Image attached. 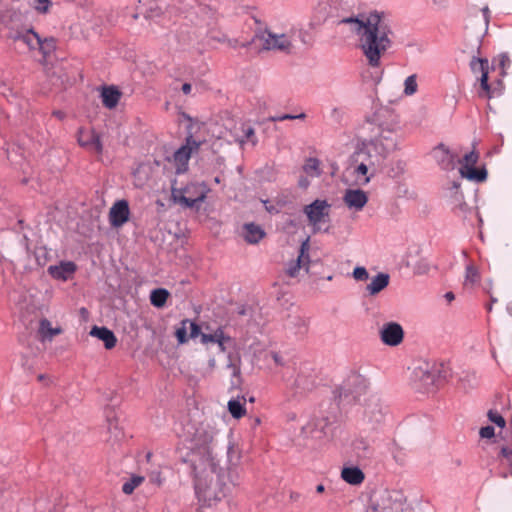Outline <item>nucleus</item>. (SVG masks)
Here are the masks:
<instances>
[{
    "instance_id": "f257e3e1",
    "label": "nucleus",
    "mask_w": 512,
    "mask_h": 512,
    "mask_svg": "<svg viewBox=\"0 0 512 512\" xmlns=\"http://www.w3.org/2000/svg\"><path fill=\"white\" fill-rule=\"evenodd\" d=\"M341 24L348 25L359 37V46L369 66L378 68L381 57L391 47L392 30L384 17L371 13L361 18H346Z\"/></svg>"
},
{
    "instance_id": "f03ea898",
    "label": "nucleus",
    "mask_w": 512,
    "mask_h": 512,
    "mask_svg": "<svg viewBox=\"0 0 512 512\" xmlns=\"http://www.w3.org/2000/svg\"><path fill=\"white\" fill-rule=\"evenodd\" d=\"M192 471L195 494L202 507L217 505L230 492V486L225 482V475L219 463H215L214 467L206 465L203 471L198 469H192Z\"/></svg>"
},
{
    "instance_id": "7ed1b4c3",
    "label": "nucleus",
    "mask_w": 512,
    "mask_h": 512,
    "mask_svg": "<svg viewBox=\"0 0 512 512\" xmlns=\"http://www.w3.org/2000/svg\"><path fill=\"white\" fill-rule=\"evenodd\" d=\"M190 463L192 469L203 471L204 466L214 467L217 459V430L209 423H201L192 438Z\"/></svg>"
},
{
    "instance_id": "20e7f679",
    "label": "nucleus",
    "mask_w": 512,
    "mask_h": 512,
    "mask_svg": "<svg viewBox=\"0 0 512 512\" xmlns=\"http://www.w3.org/2000/svg\"><path fill=\"white\" fill-rule=\"evenodd\" d=\"M382 160L363 145L351 158V165L347 172L354 177V184L367 185L375 174L376 167Z\"/></svg>"
},
{
    "instance_id": "39448f33",
    "label": "nucleus",
    "mask_w": 512,
    "mask_h": 512,
    "mask_svg": "<svg viewBox=\"0 0 512 512\" xmlns=\"http://www.w3.org/2000/svg\"><path fill=\"white\" fill-rule=\"evenodd\" d=\"M399 140L396 125L382 124L378 127V133L362 145L383 160L388 153L397 149Z\"/></svg>"
},
{
    "instance_id": "423d86ee",
    "label": "nucleus",
    "mask_w": 512,
    "mask_h": 512,
    "mask_svg": "<svg viewBox=\"0 0 512 512\" xmlns=\"http://www.w3.org/2000/svg\"><path fill=\"white\" fill-rule=\"evenodd\" d=\"M210 189L204 182H191L182 188H172V196L175 202L186 208H194L202 203Z\"/></svg>"
},
{
    "instance_id": "0eeeda50",
    "label": "nucleus",
    "mask_w": 512,
    "mask_h": 512,
    "mask_svg": "<svg viewBox=\"0 0 512 512\" xmlns=\"http://www.w3.org/2000/svg\"><path fill=\"white\" fill-rule=\"evenodd\" d=\"M304 213L314 232L326 233L329 231L330 204L327 201L319 199L313 201L304 207Z\"/></svg>"
},
{
    "instance_id": "6e6552de",
    "label": "nucleus",
    "mask_w": 512,
    "mask_h": 512,
    "mask_svg": "<svg viewBox=\"0 0 512 512\" xmlns=\"http://www.w3.org/2000/svg\"><path fill=\"white\" fill-rule=\"evenodd\" d=\"M367 388V379L360 374L353 373L340 386L339 401L345 404L355 402L366 393Z\"/></svg>"
},
{
    "instance_id": "1a4fd4ad",
    "label": "nucleus",
    "mask_w": 512,
    "mask_h": 512,
    "mask_svg": "<svg viewBox=\"0 0 512 512\" xmlns=\"http://www.w3.org/2000/svg\"><path fill=\"white\" fill-rule=\"evenodd\" d=\"M254 41L265 50H277L290 53L293 49L291 36L289 34H277L265 30L255 35Z\"/></svg>"
},
{
    "instance_id": "9d476101",
    "label": "nucleus",
    "mask_w": 512,
    "mask_h": 512,
    "mask_svg": "<svg viewBox=\"0 0 512 512\" xmlns=\"http://www.w3.org/2000/svg\"><path fill=\"white\" fill-rule=\"evenodd\" d=\"M479 159V154L475 151H471L464 155L463 159L460 160L459 172L463 178H466L474 182H483L487 178V171L485 168H475Z\"/></svg>"
},
{
    "instance_id": "9b49d317",
    "label": "nucleus",
    "mask_w": 512,
    "mask_h": 512,
    "mask_svg": "<svg viewBox=\"0 0 512 512\" xmlns=\"http://www.w3.org/2000/svg\"><path fill=\"white\" fill-rule=\"evenodd\" d=\"M309 238L303 241L299 248L298 256L295 260L290 261L286 266V274L291 278L299 276L300 271L304 269L306 272L309 270L310 256Z\"/></svg>"
},
{
    "instance_id": "f8f14e48",
    "label": "nucleus",
    "mask_w": 512,
    "mask_h": 512,
    "mask_svg": "<svg viewBox=\"0 0 512 512\" xmlns=\"http://www.w3.org/2000/svg\"><path fill=\"white\" fill-rule=\"evenodd\" d=\"M200 147V142L193 139L192 136L187 137L186 143L181 146L175 153H174V163L176 166V172L177 173H183L188 168V162L191 158V155L194 152H197Z\"/></svg>"
},
{
    "instance_id": "ddd939ff",
    "label": "nucleus",
    "mask_w": 512,
    "mask_h": 512,
    "mask_svg": "<svg viewBox=\"0 0 512 512\" xmlns=\"http://www.w3.org/2000/svg\"><path fill=\"white\" fill-rule=\"evenodd\" d=\"M304 430L316 439L331 438L334 436L335 425L328 417H322L310 422Z\"/></svg>"
},
{
    "instance_id": "4468645a",
    "label": "nucleus",
    "mask_w": 512,
    "mask_h": 512,
    "mask_svg": "<svg viewBox=\"0 0 512 512\" xmlns=\"http://www.w3.org/2000/svg\"><path fill=\"white\" fill-rule=\"evenodd\" d=\"M404 338V331L396 322L385 323L380 330L381 341L388 346H398Z\"/></svg>"
},
{
    "instance_id": "2eb2a0df",
    "label": "nucleus",
    "mask_w": 512,
    "mask_h": 512,
    "mask_svg": "<svg viewBox=\"0 0 512 512\" xmlns=\"http://www.w3.org/2000/svg\"><path fill=\"white\" fill-rule=\"evenodd\" d=\"M109 222L114 228L122 227L129 221L130 209L126 200L116 201L109 210Z\"/></svg>"
},
{
    "instance_id": "dca6fc26",
    "label": "nucleus",
    "mask_w": 512,
    "mask_h": 512,
    "mask_svg": "<svg viewBox=\"0 0 512 512\" xmlns=\"http://www.w3.org/2000/svg\"><path fill=\"white\" fill-rule=\"evenodd\" d=\"M432 157L443 170H453L457 155L444 144H439L432 150Z\"/></svg>"
},
{
    "instance_id": "f3484780",
    "label": "nucleus",
    "mask_w": 512,
    "mask_h": 512,
    "mask_svg": "<svg viewBox=\"0 0 512 512\" xmlns=\"http://www.w3.org/2000/svg\"><path fill=\"white\" fill-rule=\"evenodd\" d=\"M62 333L63 329L61 325H53L47 318H41L39 320L37 338L41 343L52 342L56 336Z\"/></svg>"
},
{
    "instance_id": "a211bd4d",
    "label": "nucleus",
    "mask_w": 512,
    "mask_h": 512,
    "mask_svg": "<svg viewBox=\"0 0 512 512\" xmlns=\"http://www.w3.org/2000/svg\"><path fill=\"white\" fill-rule=\"evenodd\" d=\"M343 201L349 209L361 211L368 202L367 194L360 189L346 190Z\"/></svg>"
},
{
    "instance_id": "6ab92c4d",
    "label": "nucleus",
    "mask_w": 512,
    "mask_h": 512,
    "mask_svg": "<svg viewBox=\"0 0 512 512\" xmlns=\"http://www.w3.org/2000/svg\"><path fill=\"white\" fill-rule=\"evenodd\" d=\"M78 143L80 146L96 153H101L103 149L100 137L94 131L80 129L78 132Z\"/></svg>"
},
{
    "instance_id": "aec40b11",
    "label": "nucleus",
    "mask_w": 512,
    "mask_h": 512,
    "mask_svg": "<svg viewBox=\"0 0 512 512\" xmlns=\"http://www.w3.org/2000/svg\"><path fill=\"white\" fill-rule=\"evenodd\" d=\"M76 264L72 261H62L58 265H51L48 273L57 280L66 281L72 277L76 271Z\"/></svg>"
},
{
    "instance_id": "412c9836",
    "label": "nucleus",
    "mask_w": 512,
    "mask_h": 512,
    "mask_svg": "<svg viewBox=\"0 0 512 512\" xmlns=\"http://www.w3.org/2000/svg\"><path fill=\"white\" fill-rule=\"evenodd\" d=\"M241 234L243 238L250 244L258 243L265 236V232L262 227L255 223L244 224Z\"/></svg>"
},
{
    "instance_id": "4be33fe9",
    "label": "nucleus",
    "mask_w": 512,
    "mask_h": 512,
    "mask_svg": "<svg viewBox=\"0 0 512 512\" xmlns=\"http://www.w3.org/2000/svg\"><path fill=\"white\" fill-rule=\"evenodd\" d=\"M90 335L103 341L106 349H112L117 342L114 333L106 327L93 326Z\"/></svg>"
},
{
    "instance_id": "5701e85b",
    "label": "nucleus",
    "mask_w": 512,
    "mask_h": 512,
    "mask_svg": "<svg viewBox=\"0 0 512 512\" xmlns=\"http://www.w3.org/2000/svg\"><path fill=\"white\" fill-rule=\"evenodd\" d=\"M341 478L350 485H360L364 481L365 475L359 467L349 466L342 469Z\"/></svg>"
},
{
    "instance_id": "b1692460",
    "label": "nucleus",
    "mask_w": 512,
    "mask_h": 512,
    "mask_svg": "<svg viewBox=\"0 0 512 512\" xmlns=\"http://www.w3.org/2000/svg\"><path fill=\"white\" fill-rule=\"evenodd\" d=\"M121 95V91L115 86L104 87L101 92L103 105L108 109L115 108L121 98Z\"/></svg>"
},
{
    "instance_id": "393cba45",
    "label": "nucleus",
    "mask_w": 512,
    "mask_h": 512,
    "mask_svg": "<svg viewBox=\"0 0 512 512\" xmlns=\"http://www.w3.org/2000/svg\"><path fill=\"white\" fill-rule=\"evenodd\" d=\"M389 284V275L385 273H378L372 278L371 282L366 286L369 295L374 296L385 289Z\"/></svg>"
},
{
    "instance_id": "a878e982",
    "label": "nucleus",
    "mask_w": 512,
    "mask_h": 512,
    "mask_svg": "<svg viewBox=\"0 0 512 512\" xmlns=\"http://www.w3.org/2000/svg\"><path fill=\"white\" fill-rule=\"evenodd\" d=\"M40 38L41 37L32 29L20 32L15 37L17 41H21L27 45L30 50H37V47L40 45Z\"/></svg>"
},
{
    "instance_id": "bb28decb",
    "label": "nucleus",
    "mask_w": 512,
    "mask_h": 512,
    "mask_svg": "<svg viewBox=\"0 0 512 512\" xmlns=\"http://www.w3.org/2000/svg\"><path fill=\"white\" fill-rule=\"evenodd\" d=\"M415 374L423 382V388L426 391H430L431 387L434 386L435 381H436L435 373L430 371V370H428L427 368L426 369L418 368L415 371Z\"/></svg>"
},
{
    "instance_id": "cd10ccee",
    "label": "nucleus",
    "mask_w": 512,
    "mask_h": 512,
    "mask_svg": "<svg viewBox=\"0 0 512 512\" xmlns=\"http://www.w3.org/2000/svg\"><path fill=\"white\" fill-rule=\"evenodd\" d=\"M226 368L233 377L239 378L241 374V357L238 353H229Z\"/></svg>"
},
{
    "instance_id": "c85d7f7f",
    "label": "nucleus",
    "mask_w": 512,
    "mask_h": 512,
    "mask_svg": "<svg viewBox=\"0 0 512 512\" xmlns=\"http://www.w3.org/2000/svg\"><path fill=\"white\" fill-rule=\"evenodd\" d=\"M168 297L169 292L166 289L158 288L151 292L150 301L153 306L161 308L165 305Z\"/></svg>"
},
{
    "instance_id": "c756f323",
    "label": "nucleus",
    "mask_w": 512,
    "mask_h": 512,
    "mask_svg": "<svg viewBox=\"0 0 512 512\" xmlns=\"http://www.w3.org/2000/svg\"><path fill=\"white\" fill-rule=\"evenodd\" d=\"M238 142L241 146L245 144H251L255 146L257 143V137L255 135V130L251 126L242 127V136L238 138Z\"/></svg>"
},
{
    "instance_id": "7c9ffc66",
    "label": "nucleus",
    "mask_w": 512,
    "mask_h": 512,
    "mask_svg": "<svg viewBox=\"0 0 512 512\" xmlns=\"http://www.w3.org/2000/svg\"><path fill=\"white\" fill-rule=\"evenodd\" d=\"M228 411L236 419L243 417L246 413L243 403L238 399H232L228 402Z\"/></svg>"
},
{
    "instance_id": "2f4dec72",
    "label": "nucleus",
    "mask_w": 512,
    "mask_h": 512,
    "mask_svg": "<svg viewBox=\"0 0 512 512\" xmlns=\"http://www.w3.org/2000/svg\"><path fill=\"white\" fill-rule=\"evenodd\" d=\"M144 482V477L134 475L129 480H127L123 486L122 491L126 495H130L134 492V490L139 487Z\"/></svg>"
},
{
    "instance_id": "473e14b6",
    "label": "nucleus",
    "mask_w": 512,
    "mask_h": 512,
    "mask_svg": "<svg viewBox=\"0 0 512 512\" xmlns=\"http://www.w3.org/2000/svg\"><path fill=\"white\" fill-rule=\"evenodd\" d=\"M470 68L474 74H481L489 70V62L487 59L473 57L470 61Z\"/></svg>"
},
{
    "instance_id": "72a5a7b5",
    "label": "nucleus",
    "mask_w": 512,
    "mask_h": 512,
    "mask_svg": "<svg viewBox=\"0 0 512 512\" xmlns=\"http://www.w3.org/2000/svg\"><path fill=\"white\" fill-rule=\"evenodd\" d=\"M303 170L310 177L319 176L320 175L319 161L315 158L307 159L303 166Z\"/></svg>"
},
{
    "instance_id": "f704fd0d",
    "label": "nucleus",
    "mask_w": 512,
    "mask_h": 512,
    "mask_svg": "<svg viewBox=\"0 0 512 512\" xmlns=\"http://www.w3.org/2000/svg\"><path fill=\"white\" fill-rule=\"evenodd\" d=\"M418 90L417 76L412 74L408 76L404 81V91L406 96L414 95Z\"/></svg>"
},
{
    "instance_id": "c9c22d12",
    "label": "nucleus",
    "mask_w": 512,
    "mask_h": 512,
    "mask_svg": "<svg viewBox=\"0 0 512 512\" xmlns=\"http://www.w3.org/2000/svg\"><path fill=\"white\" fill-rule=\"evenodd\" d=\"M37 49L44 55H50L55 49V41L53 38H40V45Z\"/></svg>"
},
{
    "instance_id": "e433bc0d",
    "label": "nucleus",
    "mask_w": 512,
    "mask_h": 512,
    "mask_svg": "<svg viewBox=\"0 0 512 512\" xmlns=\"http://www.w3.org/2000/svg\"><path fill=\"white\" fill-rule=\"evenodd\" d=\"M29 4L41 14H45L49 11L52 5L51 0H29Z\"/></svg>"
},
{
    "instance_id": "4c0bfd02",
    "label": "nucleus",
    "mask_w": 512,
    "mask_h": 512,
    "mask_svg": "<svg viewBox=\"0 0 512 512\" xmlns=\"http://www.w3.org/2000/svg\"><path fill=\"white\" fill-rule=\"evenodd\" d=\"M222 331H223L222 329L218 328L211 334L202 333L201 334V342L203 344L220 342L221 337H222Z\"/></svg>"
},
{
    "instance_id": "58836bf2",
    "label": "nucleus",
    "mask_w": 512,
    "mask_h": 512,
    "mask_svg": "<svg viewBox=\"0 0 512 512\" xmlns=\"http://www.w3.org/2000/svg\"><path fill=\"white\" fill-rule=\"evenodd\" d=\"M188 324H189V320H183L181 322V326L179 328H177V330H176V333H175L176 338H177L178 342L181 344L186 343L188 341V335H187Z\"/></svg>"
},
{
    "instance_id": "ea45409f",
    "label": "nucleus",
    "mask_w": 512,
    "mask_h": 512,
    "mask_svg": "<svg viewBox=\"0 0 512 512\" xmlns=\"http://www.w3.org/2000/svg\"><path fill=\"white\" fill-rule=\"evenodd\" d=\"M479 280V274L475 267L468 266L466 269V275H465V283H470L471 285L475 284Z\"/></svg>"
},
{
    "instance_id": "a19ab883",
    "label": "nucleus",
    "mask_w": 512,
    "mask_h": 512,
    "mask_svg": "<svg viewBox=\"0 0 512 512\" xmlns=\"http://www.w3.org/2000/svg\"><path fill=\"white\" fill-rule=\"evenodd\" d=\"M353 278L357 281H366L369 277L368 271L365 267L358 266L353 270Z\"/></svg>"
},
{
    "instance_id": "79ce46f5",
    "label": "nucleus",
    "mask_w": 512,
    "mask_h": 512,
    "mask_svg": "<svg viewBox=\"0 0 512 512\" xmlns=\"http://www.w3.org/2000/svg\"><path fill=\"white\" fill-rule=\"evenodd\" d=\"M305 117L306 115L304 113H301L299 115L283 114L279 116H271L269 117V121L278 122L284 120L304 119Z\"/></svg>"
},
{
    "instance_id": "37998d69",
    "label": "nucleus",
    "mask_w": 512,
    "mask_h": 512,
    "mask_svg": "<svg viewBox=\"0 0 512 512\" xmlns=\"http://www.w3.org/2000/svg\"><path fill=\"white\" fill-rule=\"evenodd\" d=\"M488 418L491 422L495 423L497 426L503 428L506 424L505 419L496 411L490 410L488 412Z\"/></svg>"
},
{
    "instance_id": "c03bdc74",
    "label": "nucleus",
    "mask_w": 512,
    "mask_h": 512,
    "mask_svg": "<svg viewBox=\"0 0 512 512\" xmlns=\"http://www.w3.org/2000/svg\"><path fill=\"white\" fill-rule=\"evenodd\" d=\"M381 512H404V505L401 501H394L391 506H384Z\"/></svg>"
},
{
    "instance_id": "a18cd8bd",
    "label": "nucleus",
    "mask_w": 512,
    "mask_h": 512,
    "mask_svg": "<svg viewBox=\"0 0 512 512\" xmlns=\"http://www.w3.org/2000/svg\"><path fill=\"white\" fill-rule=\"evenodd\" d=\"M488 73H489V70L481 73L480 78H479L481 88L485 92L486 95H488L490 92V86L488 84Z\"/></svg>"
},
{
    "instance_id": "49530a36",
    "label": "nucleus",
    "mask_w": 512,
    "mask_h": 512,
    "mask_svg": "<svg viewBox=\"0 0 512 512\" xmlns=\"http://www.w3.org/2000/svg\"><path fill=\"white\" fill-rule=\"evenodd\" d=\"M499 66L502 69V75L505 74V69L510 66V58L507 54L503 53L498 56Z\"/></svg>"
},
{
    "instance_id": "de8ad7c7",
    "label": "nucleus",
    "mask_w": 512,
    "mask_h": 512,
    "mask_svg": "<svg viewBox=\"0 0 512 512\" xmlns=\"http://www.w3.org/2000/svg\"><path fill=\"white\" fill-rule=\"evenodd\" d=\"M228 461L231 465H236L239 460V455L233 446H229L227 450Z\"/></svg>"
},
{
    "instance_id": "09e8293b",
    "label": "nucleus",
    "mask_w": 512,
    "mask_h": 512,
    "mask_svg": "<svg viewBox=\"0 0 512 512\" xmlns=\"http://www.w3.org/2000/svg\"><path fill=\"white\" fill-rule=\"evenodd\" d=\"M188 329L190 330V338H196L198 336L201 337V330H200V327L194 323V322H191L189 320V324H188Z\"/></svg>"
},
{
    "instance_id": "8fccbe9b",
    "label": "nucleus",
    "mask_w": 512,
    "mask_h": 512,
    "mask_svg": "<svg viewBox=\"0 0 512 512\" xmlns=\"http://www.w3.org/2000/svg\"><path fill=\"white\" fill-rule=\"evenodd\" d=\"M480 436L482 438H492L495 434L494 428L492 426H485L480 429Z\"/></svg>"
},
{
    "instance_id": "3c124183",
    "label": "nucleus",
    "mask_w": 512,
    "mask_h": 512,
    "mask_svg": "<svg viewBox=\"0 0 512 512\" xmlns=\"http://www.w3.org/2000/svg\"><path fill=\"white\" fill-rule=\"evenodd\" d=\"M500 454L508 461L509 465L512 466V448L504 446L501 448Z\"/></svg>"
},
{
    "instance_id": "603ef678",
    "label": "nucleus",
    "mask_w": 512,
    "mask_h": 512,
    "mask_svg": "<svg viewBox=\"0 0 512 512\" xmlns=\"http://www.w3.org/2000/svg\"><path fill=\"white\" fill-rule=\"evenodd\" d=\"M343 110L340 108H333L330 112V118L335 122H340L343 117Z\"/></svg>"
},
{
    "instance_id": "864d4df0",
    "label": "nucleus",
    "mask_w": 512,
    "mask_h": 512,
    "mask_svg": "<svg viewBox=\"0 0 512 512\" xmlns=\"http://www.w3.org/2000/svg\"><path fill=\"white\" fill-rule=\"evenodd\" d=\"M293 322L295 323V325H297L299 327L300 330H303L306 328V321H305V319H303L300 316L293 317Z\"/></svg>"
},
{
    "instance_id": "5fc2aeb1",
    "label": "nucleus",
    "mask_w": 512,
    "mask_h": 512,
    "mask_svg": "<svg viewBox=\"0 0 512 512\" xmlns=\"http://www.w3.org/2000/svg\"><path fill=\"white\" fill-rule=\"evenodd\" d=\"M354 448L356 450H360V449L366 450L368 448V443L362 439L358 440L354 443Z\"/></svg>"
},
{
    "instance_id": "6e6d98bb",
    "label": "nucleus",
    "mask_w": 512,
    "mask_h": 512,
    "mask_svg": "<svg viewBox=\"0 0 512 512\" xmlns=\"http://www.w3.org/2000/svg\"><path fill=\"white\" fill-rule=\"evenodd\" d=\"M270 356L276 365H283V359L280 354L271 352Z\"/></svg>"
},
{
    "instance_id": "4d7b16f0",
    "label": "nucleus",
    "mask_w": 512,
    "mask_h": 512,
    "mask_svg": "<svg viewBox=\"0 0 512 512\" xmlns=\"http://www.w3.org/2000/svg\"><path fill=\"white\" fill-rule=\"evenodd\" d=\"M228 340H230V338L225 336L224 332L222 331V337H221L220 342H216V344H218L219 349H220L221 352L225 351V342L228 341Z\"/></svg>"
},
{
    "instance_id": "13d9d810",
    "label": "nucleus",
    "mask_w": 512,
    "mask_h": 512,
    "mask_svg": "<svg viewBox=\"0 0 512 512\" xmlns=\"http://www.w3.org/2000/svg\"><path fill=\"white\" fill-rule=\"evenodd\" d=\"M150 480L153 483L157 484V485H161L162 484V479L160 477V473L159 472L152 473L151 477H150Z\"/></svg>"
},
{
    "instance_id": "bf43d9fd",
    "label": "nucleus",
    "mask_w": 512,
    "mask_h": 512,
    "mask_svg": "<svg viewBox=\"0 0 512 512\" xmlns=\"http://www.w3.org/2000/svg\"><path fill=\"white\" fill-rule=\"evenodd\" d=\"M192 86L189 83H184L182 85V91L184 94H189L191 92Z\"/></svg>"
},
{
    "instance_id": "052dcab7",
    "label": "nucleus",
    "mask_w": 512,
    "mask_h": 512,
    "mask_svg": "<svg viewBox=\"0 0 512 512\" xmlns=\"http://www.w3.org/2000/svg\"><path fill=\"white\" fill-rule=\"evenodd\" d=\"M309 185V181L307 178H301L299 180V186L302 187V188H307Z\"/></svg>"
},
{
    "instance_id": "680f3d73",
    "label": "nucleus",
    "mask_w": 512,
    "mask_h": 512,
    "mask_svg": "<svg viewBox=\"0 0 512 512\" xmlns=\"http://www.w3.org/2000/svg\"><path fill=\"white\" fill-rule=\"evenodd\" d=\"M53 115H54L55 117H57L58 119H60V120L64 119V117H65L64 112L59 111V110H58V111H54V112H53Z\"/></svg>"
},
{
    "instance_id": "e2e57ef3",
    "label": "nucleus",
    "mask_w": 512,
    "mask_h": 512,
    "mask_svg": "<svg viewBox=\"0 0 512 512\" xmlns=\"http://www.w3.org/2000/svg\"><path fill=\"white\" fill-rule=\"evenodd\" d=\"M445 298L450 302V301L454 300L455 296L452 292H447L445 294Z\"/></svg>"
},
{
    "instance_id": "0e129e2a",
    "label": "nucleus",
    "mask_w": 512,
    "mask_h": 512,
    "mask_svg": "<svg viewBox=\"0 0 512 512\" xmlns=\"http://www.w3.org/2000/svg\"><path fill=\"white\" fill-rule=\"evenodd\" d=\"M324 490H325L324 485H322V484L317 485V487H316L317 493H322V492H324Z\"/></svg>"
},
{
    "instance_id": "69168bd1",
    "label": "nucleus",
    "mask_w": 512,
    "mask_h": 512,
    "mask_svg": "<svg viewBox=\"0 0 512 512\" xmlns=\"http://www.w3.org/2000/svg\"><path fill=\"white\" fill-rule=\"evenodd\" d=\"M215 365H216V360H215L214 358L210 359V360H209V366H210L211 368H214V367H215Z\"/></svg>"
},
{
    "instance_id": "338daca9",
    "label": "nucleus",
    "mask_w": 512,
    "mask_h": 512,
    "mask_svg": "<svg viewBox=\"0 0 512 512\" xmlns=\"http://www.w3.org/2000/svg\"><path fill=\"white\" fill-rule=\"evenodd\" d=\"M507 310L512 315V304L507 306Z\"/></svg>"
},
{
    "instance_id": "774afa93",
    "label": "nucleus",
    "mask_w": 512,
    "mask_h": 512,
    "mask_svg": "<svg viewBox=\"0 0 512 512\" xmlns=\"http://www.w3.org/2000/svg\"><path fill=\"white\" fill-rule=\"evenodd\" d=\"M45 375L41 374L38 376L39 381H43L45 379Z\"/></svg>"
}]
</instances>
